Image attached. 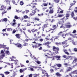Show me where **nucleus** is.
Segmentation results:
<instances>
[{"label": "nucleus", "instance_id": "1", "mask_svg": "<svg viewBox=\"0 0 77 77\" xmlns=\"http://www.w3.org/2000/svg\"><path fill=\"white\" fill-rule=\"evenodd\" d=\"M52 50L54 51H55V53L56 54H59V48L56 47L55 46H53V47Z\"/></svg>", "mask_w": 77, "mask_h": 77}, {"label": "nucleus", "instance_id": "2", "mask_svg": "<svg viewBox=\"0 0 77 77\" xmlns=\"http://www.w3.org/2000/svg\"><path fill=\"white\" fill-rule=\"evenodd\" d=\"M53 6H53V4H52L51 6L49 8V9L50 10L49 11V14H53V13H54V11L53 10V9H54V8H53Z\"/></svg>", "mask_w": 77, "mask_h": 77}, {"label": "nucleus", "instance_id": "3", "mask_svg": "<svg viewBox=\"0 0 77 77\" xmlns=\"http://www.w3.org/2000/svg\"><path fill=\"white\" fill-rule=\"evenodd\" d=\"M67 40H66L65 41H63L62 42V44H63V45H64V44L65 45H64L63 46L64 48H65L66 47H68V46H69V45H66V44H68V42H67Z\"/></svg>", "mask_w": 77, "mask_h": 77}, {"label": "nucleus", "instance_id": "4", "mask_svg": "<svg viewBox=\"0 0 77 77\" xmlns=\"http://www.w3.org/2000/svg\"><path fill=\"white\" fill-rule=\"evenodd\" d=\"M33 48H38V47H40L41 46H42V44L40 43H36V45H32Z\"/></svg>", "mask_w": 77, "mask_h": 77}, {"label": "nucleus", "instance_id": "5", "mask_svg": "<svg viewBox=\"0 0 77 77\" xmlns=\"http://www.w3.org/2000/svg\"><path fill=\"white\" fill-rule=\"evenodd\" d=\"M14 45L18 48H22L23 47V45H21V44H20V43H17L16 44H15Z\"/></svg>", "mask_w": 77, "mask_h": 77}, {"label": "nucleus", "instance_id": "6", "mask_svg": "<svg viewBox=\"0 0 77 77\" xmlns=\"http://www.w3.org/2000/svg\"><path fill=\"white\" fill-rule=\"evenodd\" d=\"M42 74H45L44 75V77L45 76V74L46 75V77H48V73L46 71L44 70H42Z\"/></svg>", "mask_w": 77, "mask_h": 77}, {"label": "nucleus", "instance_id": "7", "mask_svg": "<svg viewBox=\"0 0 77 77\" xmlns=\"http://www.w3.org/2000/svg\"><path fill=\"white\" fill-rule=\"evenodd\" d=\"M48 23H47L46 24H44L43 25V26L42 27L43 32L44 31V29H45V28L48 27Z\"/></svg>", "mask_w": 77, "mask_h": 77}, {"label": "nucleus", "instance_id": "8", "mask_svg": "<svg viewBox=\"0 0 77 77\" xmlns=\"http://www.w3.org/2000/svg\"><path fill=\"white\" fill-rule=\"evenodd\" d=\"M72 69V67L69 66L66 70V72H69Z\"/></svg>", "mask_w": 77, "mask_h": 77}, {"label": "nucleus", "instance_id": "9", "mask_svg": "<svg viewBox=\"0 0 77 77\" xmlns=\"http://www.w3.org/2000/svg\"><path fill=\"white\" fill-rule=\"evenodd\" d=\"M59 36H55L54 37H52L51 38V39H52L53 41V39H54V41L56 40V39H57V40H59Z\"/></svg>", "mask_w": 77, "mask_h": 77}, {"label": "nucleus", "instance_id": "10", "mask_svg": "<svg viewBox=\"0 0 77 77\" xmlns=\"http://www.w3.org/2000/svg\"><path fill=\"white\" fill-rule=\"evenodd\" d=\"M15 36L18 39H20V38H21V37L20 36V34H16L15 35Z\"/></svg>", "mask_w": 77, "mask_h": 77}, {"label": "nucleus", "instance_id": "11", "mask_svg": "<svg viewBox=\"0 0 77 77\" xmlns=\"http://www.w3.org/2000/svg\"><path fill=\"white\" fill-rule=\"evenodd\" d=\"M4 9H6V7H4V5H2L1 6V9H0L1 11H3L4 10Z\"/></svg>", "mask_w": 77, "mask_h": 77}, {"label": "nucleus", "instance_id": "12", "mask_svg": "<svg viewBox=\"0 0 77 77\" xmlns=\"http://www.w3.org/2000/svg\"><path fill=\"white\" fill-rule=\"evenodd\" d=\"M63 51L64 52L65 54H67L68 56L69 55V53L68 52V51H67V50L64 49L63 50Z\"/></svg>", "mask_w": 77, "mask_h": 77}, {"label": "nucleus", "instance_id": "13", "mask_svg": "<svg viewBox=\"0 0 77 77\" xmlns=\"http://www.w3.org/2000/svg\"><path fill=\"white\" fill-rule=\"evenodd\" d=\"M36 11L35 10H34L32 11V13H30V15H31V16H33V15H34L35 14V13H36Z\"/></svg>", "mask_w": 77, "mask_h": 77}, {"label": "nucleus", "instance_id": "14", "mask_svg": "<svg viewBox=\"0 0 77 77\" xmlns=\"http://www.w3.org/2000/svg\"><path fill=\"white\" fill-rule=\"evenodd\" d=\"M66 35H67V33H66V34H65V33H63L62 34L61 36L62 37H63V39H65V37L66 36Z\"/></svg>", "mask_w": 77, "mask_h": 77}, {"label": "nucleus", "instance_id": "15", "mask_svg": "<svg viewBox=\"0 0 77 77\" xmlns=\"http://www.w3.org/2000/svg\"><path fill=\"white\" fill-rule=\"evenodd\" d=\"M68 18H67L65 16L63 17V18L60 19V20H63L64 21V20L65 21H66V20H68Z\"/></svg>", "mask_w": 77, "mask_h": 77}, {"label": "nucleus", "instance_id": "16", "mask_svg": "<svg viewBox=\"0 0 77 77\" xmlns=\"http://www.w3.org/2000/svg\"><path fill=\"white\" fill-rule=\"evenodd\" d=\"M8 21V19L6 18H4L3 19V20H0V22L1 21H5V22H6Z\"/></svg>", "mask_w": 77, "mask_h": 77}, {"label": "nucleus", "instance_id": "17", "mask_svg": "<svg viewBox=\"0 0 77 77\" xmlns=\"http://www.w3.org/2000/svg\"><path fill=\"white\" fill-rule=\"evenodd\" d=\"M31 32H32V33H35V32H37V31H38V29H32L31 30Z\"/></svg>", "mask_w": 77, "mask_h": 77}, {"label": "nucleus", "instance_id": "18", "mask_svg": "<svg viewBox=\"0 0 77 77\" xmlns=\"http://www.w3.org/2000/svg\"><path fill=\"white\" fill-rule=\"evenodd\" d=\"M35 20L37 21H40V19L37 17H34Z\"/></svg>", "mask_w": 77, "mask_h": 77}, {"label": "nucleus", "instance_id": "19", "mask_svg": "<svg viewBox=\"0 0 77 77\" xmlns=\"http://www.w3.org/2000/svg\"><path fill=\"white\" fill-rule=\"evenodd\" d=\"M60 21L58 22V24H63L64 23V21L63 20H60Z\"/></svg>", "mask_w": 77, "mask_h": 77}, {"label": "nucleus", "instance_id": "20", "mask_svg": "<svg viewBox=\"0 0 77 77\" xmlns=\"http://www.w3.org/2000/svg\"><path fill=\"white\" fill-rule=\"evenodd\" d=\"M71 18H73V17H74L75 15L74 14V11L72 12V13L71 14Z\"/></svg>", "mask_w": 77, "mask_h": 77}, {"label": "nucleus", "instance_id": "21", "mask_svg": "<svg viewBox=\"0 0 77 77\" xmlns=\"http://www.w3.org/2000/svg\"><path fill=\"white\" fill-rule=\"evenodd\" d=\"M63 32L60 31L58 34V36H62V35L63 33Z\"/></svg>", "mask_w": 77, "mask_h": 77}, {"label": "nucleus", "instance_id": "22", "mask_svg": "<svg viewBox=\"0 0 77 77\" xmlns=\"http://www.w3.org/2000/svg\"><path fill=\"white\" fill-rule=\"evenodd\" d=\"M56 28H55L54 29H52L51 28L49 30V31H46V32H50V31H51V30H53V31H54V30H55V29H56Z\"/></svg>", "mask_w": 77, "mask_h": 77}, {"label": "nucleus", "instance_id": "23", "mask_svg": "<svg viewBox=\"0 0 77 77\" xmlns=\"http://www.w3.org/2000/svg\"><path fill=\"white\" fill-rule=\"evenodd\" d=\"M56 58H57V59H57V60H60V56H56L55 57Z\"/></svg>", "mask_w": 77, "mask_h": 77}, {"label": "nucleus", "instance_id": "24", "mask_svg": "<svg viewBox=\"0 0 77 77\" xmlns=\"http://www.w3.org/2000/svg\"><path fill=\"white\" fill-rule=\"evenodd\" d=\"M56 65L59 68L62 67V64H57Z\"/></svg>", "mask_w": 77, "mask_h": 77}, {"label": "nucleus", "instance_id": "25", "mask_svg": "<svg viewBox=\"0 0 77 77\" xmlns=\"http://www.w3.org/2000/svg\"><path fill=\"white\" fill-rule=\"evenodd\" d=\"M70 14H66V16H65L66 18H68V17H69V16H70Z\"/></svg>", "mask_w": 77, "mask_h": 77}, {"label": "nucleus", "instance_id": "26", "mask_svg": "<svg viewBox=\"0 0 77 77\" xmlns=\"http://www.w3.org/2000/svg\"><path fill=\"white\" fill-rule=\"evenodd\" d=\"M5 56V55L4 54H2L0 56V59H3L4 57Z\"/></svg>", "mask_w": 77, "mask_h": 77}, {"label": "nucleus", "instance_id": "27", "mask_svg": "<svg viewBox=\"0 0 77 77\" xmlns=\"http://www.w3.org/2000/svg\"><path fill=\"white\" fill-rule=\"evenodd\" d=\"M64 16V15L63 14H59L58 16V17L59 18H61V17H63Z\"/></svg>", "mask_w": 77, "mask_h": 77}, {"label": "nucleus", "instance_id": "28", "mask_svg": "<svg viewBox=\"0 0 77 77\" xmlns=\"http://www.w3.org/2000/svg\"><path fill=\"white\" fill-rule=\"evenodd\" d=\"M66 59L67 60L69 59V58H71V60L72 59V57L71 56H69L68 57H66Z\"/></svg>", "mask_w": 77, "mask_h": 77}, {"label": "nucleus", "instance_id": "29", "mask_svg": "<svg viewBox=\"0 0 77 77\" xmlns=\"http://www.w3.org/2000/svg\"><path fill=\"white\" fill-rule=\"evenodd\" d=\"M69 76H70V77H72V75L71 73H69V75H67L65 77H69Z\"/></svg>", "mask_w": 77, "mask_h": 77}, {"label": "nucleus", "instance_id": "30", "mask_svg": "<svg viewBox=\"0 0 77 77\" xmlns=\"http://www.w3.org/2000/svg\"><path fill=\"white\" fill-rule=\"evenodd\" d=\"M56 75L57 76H61L62 75L60 74L59 72H57L56 73Z\"/></svg>", "mask_w": 77, "mask_h": 77}, {"label": "nucleus", "instance_id": "31", "mask_svg": "<svg viewBox=\"0 0 77 77\" xmlns=\"http://www.w3.org/2000/svg\"><path fill=\"white\" fill-rule=\"evenodd\" d=\"M24 71H25V70H23V68L21 69H20V73H22V72H23Z\"/></svg>", "mask_w": 77, "mask_h": 77}, {"label": "nucleus", "instance_id": "32", "mask_svg": "<svg viewBox=\"0 0 77 77\" xmlns=\"http://www.w3.org/2000/svg\"><path fill=\"white\" fill-rule=\"evenodd\" d=\"M66 28H70V27H72V26H71L70 25H67L66 26Z\"/></svg>", "mask_w": 77, "mask_h": 77}, {"label": "nucleus", "instance_id": "33", "mask_svg": "<svg viewBox=\"0 0 77 77\" xmlns=\"http://www.w3.org/2000/svg\"><path fill=\"white\" fill-rule=\"evenodd\" d=\"M77 59L76 58H75L74 60L73 61L72 63H75L77 62Z\"/></svg>", "mask_w": 77, "mask_h": 77}, {"label": "nucleus", "instance_id": "34", "mask_svg": "<svg viewBox=\"0 0 77 77\" xmlns=\"http://www.w3.org/2000/svg\"><path fill=\"white\" fill-rule=\"evenodd\" d=\"M50 71L51 72V73H53L54 72V69L51 68L50 69Z\"/></svg>", "mask_w": 77, "mask_h": 77}, {"label": "nucleus", "instance_id": "35", "mask_svg": "<svg viewBox=\"0 0 77 77\" xmlns=\"http://www.w3.org/2000/svg\"><path fill=\"white\" fill-rule=\"evenodd\" d=\"M56 45H61L62 44V43L61 42H59V43L58 42H56L55 43Z\"/></svg>", "mask_w": 77, "mask_h": 77}, {"label": "nucleus", "instance_id": "36", "mask_svg": "<svg viewBox=\"0 0 77 77\" xmlns=\"http://www.w3.org/2000/svg\"><path fill=\"white\" fill-rule=\"evenodd\" d=\"M72 73H73V74H77V70H76L73 71V72H72Z\"/></svg>", "mask_w": 77, "mask_h": 77}, {"label": "nucleus", "instance_id": "37", "mask_svg": "<svg viewBox=\"0 0 77 77\" xmlns=\"http://www.w3.org/2000/svg\"><path fill=\"white\" fill-rule=\"evenodd\" d=\"M35 68V67L33 66H31L30 68V70H31V71H33L34 70L33 68Z\"/></svg>", "mask_w": 77, "mask_h": 77}, {"label": "nucleus", "instance_id": "38", "mask_svg": "<svg viewBox=\"0 0 77 77\" xmlns=\"http://www.w3.org/2000/svg\"><path fill=\"white\" fill-rule=\"evenodd\" d=\"M50 44H51V42H47L45 43V45H49Z\"/></svg>", "mask_w": 77, "mask_h": 77}, {"label": "nucleus", "instance_id": "39", "mask_svg": "<svg viewBox=\"0 0 77 77\" xmlns=\"http://www.w3.org/2000/svg\"><path fill=\"white\" fill-rule=\"evenodd\" d=\"M20 5L22 6L24 5V2H23V1H21L20 2Z\"/></svg>", "mask_w": 77, "mask_h": 77}, {"label": "nucleus", "instance_id": "40", "mask_svg": "<svg viewBox=\"0 0 77 77\" xmlns=\"http://www.w3.org/2000/svg\"><path fill=\"white\" fill-rule=\"evenodd\" d=\"M14 18H15V19H16V20H18H18H19V19H20V18L18 17L16 15H15L14 16Z\"/></svg>", "mask_w": 77, "mask_h": 77}, {"label": "nucleus", "instance_id": "41", "mask_svg": "<svg viewBox=\"0 0 77 77\" xmlns=\"http://www.w3.org/2000/svg\"><path fill=\"white\" fill-rule=\"evenodd\" d=\"M61 10H62V9H61L60 8H58V10L57 11V14L59 13L60 12V11H61Z\"/></svg>", "mask_w": 77, "mask_h": 77}, {"label": "nucleus", "instance_id": "42", "mask_svg": "<svg viewBox=\"0 0 77 77\" xmlns=\"http://www.w3.org/2000/svg\"><path fill=\"white\" fill-rule=\"evenodd\" d=\"M75 9L74 10V12H75V13H77L76 15H77V7H76L75 8Z\"/></svg>", "mask_w": 77, "mask_h": 77}, {"label": "nucleus", "instance_id": "43", "mask_svg": "<svg viewBox=\"0 0 77 77\" xmlns=\"http://www.w3.org/2000/svg\"><path fill=\"white\" fill-rule=\"evenodd\" d=\"M75 5V3H71L70 4V5L71 6L69 7L70 8H71V7H72V6H74Z\"/></svg>", "mask_w": 77, "mask_h": 77}, {"label": "nucleus", "instance_id": "44", "mask_svg": "<svg viewBox=\"0 0 77 77\" xmlns=\"http://www.w3.org/2000/svg\"><path fill=\"white\" fill-rule=\"evenodd\" d=\"M43 5L44 6H48V4L46 3H43Z\"/></svg>", "mask_w": 77, "mask_h": 77}, {"label": "nucleus", "instance_id": "45", "mask_svg": "<svg viewBox=\"0 0 77 77\" xmlns=\"http://www.w3.org/2000/svg\"><path fill=\"white\" fill-rule=\"evenodd\" d=\"M38 16H39V17H42V16H43L44 14L43 13H42L41 14H38Z\"/></svg>", "mask_w": 77, "mask_h": 77}, {"label": "nucleus", "instance_id": "46", "mask_svg": "<svg viewBox=\"0 0 77 77\" xmlns=\"http://www.w3.org/2000/svg\"><path fill=\"white\" fill-rule=\"evenodd\" d=\"M60 0H54V2L55 3H59V2Z\"/></svg>", "mask_w": 77, "mask_h": 77}, {"label": "nucleus", "instance_id": "47", "mask_svg": "<svg viewBox=\"0 0 77 77\" xmlns=\"http://www.w3.org/2000/svg\"><path fill=\"white\" fill-rule=\"evenodd\" d=\"M5 74H10V72L7 71V72H5Z\"/></svg>", "mask_w": 77, "mask_h": 77}, {"label": "nucleus", "instance_id": "48", "mask_svg": "<svg viewBox=\"0 0 77 77\" xmlns=\"http://www.w3.org/2000/svg\"><path fill=\"white\" fill-rule=\"evenodd\" d=\"M33 75H34V77H37V76H38V74H33Z\"/></svg>", "mask_w": 77, "mask_h": 77}, {"label": "nucleus", "instance_id": "49", "mask_svg": "<svg viewBox=\"0 0 77 77\" xmlns=\"http://www.w3.org/2000/svg\"><path fill=\"white\" fill-rule=\"evenodd\" d=\"M6 53L7 54H9V51H6Z\"/></svg>", "mask_w": 77, "mask_h": 77}, {"label": "nucleus", "instance_id": "50", "mask_svg": "<svg viewBox=\"0 0 77 77\" xmlns=\"http://www.w3.org/2000/svg\"><path fill=\"white\" fill-rule=\"evenodd\" d=\"M39 41L40 42H43L44 40L42 38H41L39 39Z\"/></svg>", "mask_w": 77, "mask_h": 77}, {"label": "nucleus", "instance_id": "51", "mask_svg": "<svg viewBox=\"0 0 77 77\" xmlns=\"http://www.w3.org/2000/svg\"><path fill=\"white\" fill-rule=\"evenodd\" d=\"M14 61H15V62L16 63V65L17 64V62H18V60H14Z\"/></svg>", "mask_w": 77, "mask_h": 77}, {"label": "nucleus", "instance_id": "52", "mask_svg": "<svg viewBox=\"0 0 77 77\" xmlns=\"http://www.w3.org/2000/svg\"><path fill=\"white\" fill-rule=\"evenodd\" d=\"M24 18H28V16H27V15H25L24 16Z\"/></svg>", "mask_w": 77, "mask_h": 77}, {"label": "nucleus", "instance_id": "53", "mask_svg": "<svg viewBox=\"0 0 77 77\" xmlns=\"http://www.w3.org/2000/svg\"><path fill=\"white\" fill-rule=\"evenodd\" d=\"M62 57H63V58H66V55H63Z\"/></svg>", "mask_w": 77, "mask_h": 77}, {"label": "nucleus", "instance_id": "54", "mask_svg": "<svg viewBox=\"0 0 77 77\" xmlns=\"http://www.w3.org/2000/svg\"><path fill=\"white\" fill-rule=\"evenodd\" d=\"M74 51H75V52H77V49L76 48H74Z\"/></svg>", "mask_w": 77, "mask_h": 77}, {"label": "nucleus", "instance_id": "55", "mask_svg": "<svg viewBox=\"0 0 77 77\" xmlns=\"http://www.w3.org/2000/svg\"><path fill=\"white\" fill-rule=\"evenodd\" d=\"M33 40H34V41H38V38H34Z\"/></svg>", "mask_w": 77, "mask_h": 77}, {"label": "nucleus", "instance_id": "56", "mask_svg": "<svg viewBox=\"0 0 77 77\" xmlns=\"http://www.w3.org/2000/svg\"><path fill=\"white\" fill-rule=\"evenodd\" d=\"M36 62H37V63H38V64H40L41 63V62L39 61L38 60H37L36 61Z\"/></svg>", "mask_w": 77, "mask_h": 77}, {"label": "nucleus", "instance_id": "57", "mask_svg": "<svg viewBox=\"0 0 77 77\" xmlns=\"http://www.w3.org/2000/svg\"><path fill=\"white\" fill-rule=\"evenodd\" d=\"M15 32H16V30H15V29H14L12 32V33H15Z\"/></svg>", "mask_w": 77, "mask_h": 77}, {"label": "nucleus", "instance_id": "58", "mask_svg": "<svg viewBox=\"0 0 77 77\" xmlns=\"http://www.w3.org/2000/svg\"><path fill=\"white\" fill-rule=\"evenodd\" d=\"M6 12H7V11H6L3 12H2V15H4V14H5L6 13Z\"/></svg>", "mask_w": 77, "mask_h": 77}, {"label": "nucleus", "instance_id": "59", "mask_svg": "<svg viewBox=\"0 0 77 77\" xmlns=\"http://www.w3.org/2000/svg\"><path fill=\"white\" fill-rule=\"evenodd\" d=\"M73 19H74V20H75L76 21V20H77V17H73Z\"/></svg>", "mask_w": 77, "mask_h": 77}, {"label": "nucleus", "instance_id": "60", "mask_svg": "<svg viewBox=\"0 0 77 77\" xmlns=\"http://www.w3.org/2000/svg\"><path fill=\"white\" fill-rule=\"evenodd\" d=\"M21 67H24V65L22 64H20Z\"/></svg>", "mask_w": 77, "mask_h": 77}, {"label": "nucleus", "instance_id": "61", "mask_svg": "<svg viewBox=\"0 0 77 77\" xmlns=\"http://www.w3.org/2000/svg\"><path fill=\"white\" fill-rule=\"evenodd\" d=\"M16 24V22L12 24V25H13V26H15V25Z\"/></svg>", "mask_w": 77, "mask_h": 77}, {"label": "nucleus", "instance_id": "62", "mask_svg": "<svg viewBox=\"0 0 77 77\" xmlns=\"http://www.w3.org/2000/svg\"><path fill=\"white\" fill-rule=\"evenodd\" d=\"M76 33V30H74L72 32V33Z\"/></svg>", "mask_w": 77, "mask_h": 77}, {"label": "nucleus", "instance_id": "63", "mask_svg": "<svg viewBox=\"0 0 77 77\" xmlns=\"http://www.w3.org/2000/svg\"><path fill=\"white\" fill-rule=\"evenodd\" d=\"M11 28H8L7 29V31H11Z\"/></svg>", "mask_w": 77, "mask_h": 77}, {"label": "nucleus", "instance_id": "64", "mask_svg": "<svg viewBox=\"0 0 77 77\" xmlns=\"http://www.w3.org/2000/svg\"><path fill=\"white\" fill-rule=\"evenodd\" d=\"M29 77H32V74H30L29 75Z\"/></svg>", "mask_w": 77, "mask_h": 77}]
</instances>
